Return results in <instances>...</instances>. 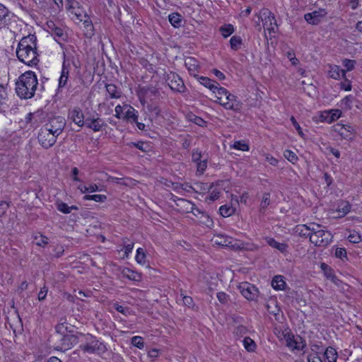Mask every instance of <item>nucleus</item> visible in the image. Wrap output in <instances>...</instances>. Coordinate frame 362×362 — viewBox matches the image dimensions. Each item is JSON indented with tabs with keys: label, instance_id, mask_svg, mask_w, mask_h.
Wrapping results in <instances>:
<instances>
[{
	"label": "nucleus",
	"instance_id": "nucleus-20",
	"mask_svg": "<svg viewBox=\"0 0 362 362\" xmlns=\"http://www.w3.org/2000/svg\"><path fill=\"white\" fill-rule=\"evenodd\" d=\"M329 71L328 75L330 78L338 80L340 79L341 77L345 78V71L344 69H341L337 65H329Z\"/></svg>",
	"mask_w": 362,
	"mask_h": 362
},
{
	"label": "nucleus",
	"instance_id": "nucleus-23",
	"mask_svg": "<svg viewBox=\"0 0 362 362\" xmlns=\"http://www.w3.org/2000/svg\"><path fill=\"white\" fill-rule=\"evenodd\" d=\"M325 362H335L338 357L337 351L332 346H329L324 352Z\"/></svg>",
	"mask_w": 362,
	"mask_h": 362
},
{
	"label": "nucleus",
	"instance_id": "nucleus-15",
	"mask_svg": "<svg viewBox=\"0 0 362 362\" xmlns=\"http://www.w3.org/2000/svg\"><path fill=\"white\" fill-rule=\"evenodd\" d=\"M326 12L324 10L314 11L304 15L305 20L310 24L317 25L325 17Z\"/></svg>",
	"mask_w": 362,
	"mask_h": 362
},
{
	"label": "nucleus",
	"instance_id": "nucleus-48",
	"mask_svg": "<svg viewBox=\"0 0 362 362\" xmlns=\"http://www.w3.org/2000/svg\"><path fill=\"white\" fill-rule=\"evenodd\" d=\"M204 158V157L202 154V152L198 148H195L193 150L192 153V160L194 163L198 164V163L201 162Z\"/></svg>",
	"mask_w": 362,
	"mask_h": 362
},
{
	"label": "nucleus",
	"instance_id": "nucleus-9",
	"mask_svg": "<svg viewBox=\"0 0 362 362\" xmlns=\"http://www.w3.org/2000/svg\"><path fill=\"white\" fill-rule=\"evenodd\" d=\"M218 103L224 107L226 110H231L234 111H238L241 108L242 103L238 100L237 96L231 94L228 90V94L225 96V98L218 97Z\"/></svg>",
	"mask_w": 362,
	"mask_h": 362
},
{
	"label": "nucleus",
	"instance_id": "nucleus-36",
	"mask_svg": "<svg viewBox=\"0 0 362 362\" xmlns=\"http://www.w3.org/2000/svg\"><path fill=\"white\" fill-rule=\"evenodd\" d=\"M83 199L85 201L93 200L95 202L103 203L107 200V196L105 194H86L83 197Z\"/></svg>",
	"mask_w": 362,
	"mask_h": 362
},
{
	"label": "nucleus",
	"instance_id": "nucleus-38",
	"mask_svg": "<svg viewBox=\"0 0 362 362\" xmlns=\"http://www.w3.org/2000/svg\"><path fill=\"white\" fill-rule=\"evenodd\" d=\"M127 146L129 147H135L143 152H147L149 148V145L144 141H138V142H129L127 144Z\"/></svg>",
	"mask_w": 362,
	"mask_h": 362
},
{
	"label": "nucleus",
	"instance_id": "nucleus-28",
	"mask_svg": "<svg viewBox=\"0 0 362 362\" xmlns=\"http://www.w3.org/2000/svg\"><path fill=\"white\" fill-rule=\"evenodd\" d=\"M220 214L223 217H229L235 212V208L230 205H223L219 208Z\"/></svg>",
	"mask_w": 362,
	"mask_h": 362
},
{
	"label": "nucleus",
	"instance_id": "nucleus-52",
	"mask_svg": "<svg viewBox=\"0 0 362 362\" xmlns=\"http://www.w3.org/2000/svg\"><path fill=\"white\" fill-rule=\"evenodd\" d=\"M321 268L326 272L327 277L330 278L333 282L335 283L338 280L336 276L332 274L331 269L327 264L322 263Z\"/></svg>",
	"mask_w": 362,
	"mask_h": 362
},
{
	"label": "nucleus",
	"instance_id": "nucleus-58",
	"mask_svg": "<svg viewBox=\"0 0 362 362\" xmlns=\"http://www.w3.org/2000/svg\"><path fill=\"white\" fill-rule=\"evenodd\" d=\"M8 10L2 4H0V24L5 21L6 17L8 16Z\"/></svg>",
	"mask_w": 362,
	"mask_h": 362
},
{
	"label": "nucleus",
	"instance_id": "nucleus-55",
	"mask_svg": "<svg viewBox=\"0 0 362 362\" xmlns=\"http://www.w3.org/2000/svg\"><path fill=\"white\" fill-rule=\"evenodd\" d=\"M140 91L144 95H147L149 93L153 95H156L158 93L157 89L152 86L142 87L141 88Z\"/></svg>",
	"mask_w": 362,
	"mask_h": 362
},
{
	"label": "nucleus",
	"instance_id": "nucleus-19",
	"mask_svg": "<svg viewBox=\"0 0 362 362\" xmlns=\"http://www.w3.org/2000/svg\"><path fill=\"white\" fill-rule=\"evenodd\" d=\"M125 113L123 118L128 122H136L139 115L138 111L135 110L132 106L129 105H124Z\"/></svg>",
	"mask_w": 362,
	"mask_h": 362
},
{
	"label": "nucleus",
	"instance_id": "nucleus-32",
	"mask_svg": "<svg viewBox=\"0 0 362 362\" xmlns=\"http://www.w3.org/2000/svg\"><path fill=\"white\" fill-rule=\"evenodd\" d=\"M270 204V193L265 192L263 194L262 199L259 205V211L264 213L265 210Z\"/></svg>",
	"mask_w": 362,
	"mask_h": 362
},
{
	"label": "nucleus",
	"instance_id": "nucleus-44",
	"mask_svg": "<svg viewBox=\"0 0 362 362\" xmlns=\"http://www.w3.org/2000/svg\"><path fill=\"white\" fill-rule=\"evenodd\" d=\"M135 259L140 264L146 263V254L142 248L139 247L137 249Z\"/></svg>",
	"mask_w": 362,
	"mask_h": 362
},
{
	"label": "nucleus",
	"instance_id": "nucleus-40",
	"mask_svg": "<svg viewBox=\"0 0 362 362\" xmlns=\"http://www.w3.org/2000/svg\"><path fill=\"white\" fill-rule=\"evenodd\" d=\"M57 209L65 214H70V208L69 206H68L67 204L62 202V201H57L55 203Z\"/></svg>",
	"mask_w": 362,
	"mask_h": 362
},
{
	"label": "nucleus",
	"instance_id": "nucleus-64",
	"mask_svg": "<svg viewBox=\"0 0 362 362\" xmlns=\"http://www.w3.org/2000/svg\"><path fill=\"white\" fill-rule=\"evenodd\" d=\"M190 120L199 127H204L206 123L202 117L196 115H192V118Z\"/></svg>",
	"mask_w": 362,
	"mask_h": 362
},
{
	"label": "nucleus",
	"instance_id": "nucleus-10",
	"mask_svg": "<svg viewBox=\"0 0 362 362\" xmlns=\"http://www.w3.org/2000/svg\"><path fill=\"white\" fill-rule=\"evenodd\" d=\"M239 290L241 294L249 300H257L259 296V290L258 288L247 282H244L240 284Z\"/></svg>",
	"mask_w": 362,
	"mask_h": 362
},
{
	"label": "nucleus",
	"instance_id": "nucleus-8",
	"mask_svg": "<svg viewBox=\"0 0 362 362\" xmlns=\"http://www.w3.org/2000/svg\"><path fill=\"white\" fill-rule=\"evenodd\" d=\"M213 241L216 245L228 247L233 250H239L243 247L242 244L237 240L223 234L215 235Z\"/></svg>",
	"mask_w": 362,
	"mask_h": 362
},
{
	"label": "nucleus",
	"instance_id": "nucleus-35",
	"mask_svg": "<svg viewBox=\"0 0 362 362\" xmlns=\"http://www.w3.org/2000/svg\"><path fill=\"white\" fill-rule=\"evenodd\" d=\"M325 113L327 114L325 119L329 123L338 119L341 115V112L339 110H332Z\"/></svg>",
	"mask_w": 362,
	"mask_h": 362
},
{
	"label": "nucleus",
	"instance_id": "nucleus-60",
	"mask_svg": "<svg viewBox=\"0 0 362 362\" xmlns=\"http://www.w3.org/2000/svg\"><path fill=\"white\" fill-rule=\"evenodd\" d=\"M287 58L290 60L293 65H297L299 62L298 59L296 57L295 52L291 49L286 54Z\"/></svg>",
	"mask_w": 362,
	"mask_h": 362
},
{
	"label": "nucleus",
	"instance_id": "nucleus-7",
	"mask_svg": "<svg viewBox=\"0 0 362 362\" xmlns=\"http://www.w3.org/2000/svg\"><path fill=\"white\" fill-rule=\"evenodd\" d=\"M260 18L263 22V26L269 33H275V28L278 25L274 15L267 8H263L259 12Z\"/></svg>",
	"mask_w": 362,
	"mask_h": 362
},
{
	"label": "nucleus",
	"instance_id": "nucleus-2",
	"mask_svg": "<svg viewBox=\"0 0 362 362\" xmlns=\"http://www.w3.org/2000/svg\"><path fill=\"white\" fill-rule=\"evenodd\" d=\"M38 81L35 72L27 71L22 74L16 82V93L21 99H30L37 95L41 96L45 87L43 82L38 87Z\"/></svg>",
	"mask_w": 362,
	"mask_h": 362
},
{
	"label": "nucleus",
	"instance_id": "nucleus-26",
	"mask_svg": "<svg viewBox=\"0 0 362 362\" xmlns=\"http://www.w3.org/2000/svg\"><path fill=\"white\" fill-rule=\"evenodd\" d=\"M168 19L170 24L174 28H178L182 26V17L179 13L175 12L170 14L168 16Z\"/></svg>",
	"mask_w": 362,
	"mask_h": 362
},
{
	"label": "nucleus",
	"instance_id": "nucleus-61",
	"mask_svg": "<svg viewBox=\"0 0 362 362\" xmlns=\"http://www.w3.org/2000/svg\"><path fill=\"white\" fill-rule=\"evenodd\" d=\"M113 308L119 313L127 315L129 313V308L127 307H123L118 303H114Z\"/></svg>",
	"mask_w": 362,
	"mask_h": 362
},
{
	"label": "nucleus",
	"instance_id": "nucleus-41",
	"mask_svg": "<svg viewBox=\"0 0 362 362\" xmlns=\"http://www.w3.org/2000/svg\"><path fill=\"white\" fill-rule=\"evenodd\" d=\"M179 200L181 201L182 202L186 203L187 204L189 205L190 212H192L194 216H197V214H204V212L202 211L199 208H197L194 203L185 199H179Z\"/></svg>",
	"mask_w": 362,
	"mask_h": 362
},
{
	"label": "nucleus",
	"instance_id": "nucleus-30",
	"mask_svg": "<svg viewBox=\"0 0 362 362\" xmlns=\"http://www.w3.org/2000/svg\"><path fill=\"white\" fill-rule=\"evenodd\" d=\"M214 186V184L208 185L204 182L194 183V192L196 193H203L206 191H209Z\"/></svg>",
	"mask_w": 362,
	"mask_h": 362
},
{
	"label": "nucleus",
	"instance_id": "nucleus-29",
	"mask_svg": "<svg viewBox=\"0 0 362 362\" xmlns=\"http://www.w3.org/2000/svg\"><path fill=\"white\" fill-rule=\"evenodd\" d=\"M229 42L231 49L237 51L240 49L243 45V40L240 36L234 35L230 39Z\"/></svg>",
	"mask_w": 362,
	"mask_h": 362
},
{
	"label": "nucleus",
	"instance_id": "nucleus-21",
	"mask_svg": "<svg viewBox=\"0 0 362 362\" xmlns=\"http://www.w3.org/2000/svg\"><path fill=\"white\" fill-rule=\"evenodd\" d=\"M63 54H64V62H63V64H62L61 76L59 79V88L64 87L66 84L68 77H69V67L66 64V54L64 52L63 53Z\"/></svg>",
	"mask_w": 362,
	"mask_h": 362
},
{
	"label": "nucleus",
	"instance_id": "nucleus-22",
	"mask_svg": "<svg viewBox=\"0 0 362 362\" xmlns=\"http://www.w3.org/2000/svg\"><path fill=\"white\" fill-rule=\"evenodd\" d=\"M267 243L273 248H275L281 252H285L287 250L288 245L284 243H279L273 238H266Z\"/></svg>",
	"mask_w": 362,
	"mask_h": 362
},
{
	"label": "nucleus",
	"instance_id": "nucleus-18",
	"mask_svg": "<svg viewBox=\"0 0 362 362\" xmlns=\"http://www.w3.org/2000/svg\"><path fill=\"white\" fill-rule=\"evenodd\" d=\"M70 119L78 127H83L85 125V119L83 113L81 110L78 107L74 108L69 112Z\"/></svg>",
	"mask_w": 362,
	"mask_h": 362
},
{
	"label": "nucleus",
	"instance_id": "nucleus-43",
	"mask_svg": "<svg viewBox=\"0 0 362 362\" xmlns=\"http://www.w3.org/2000/svg\"><path fill=\"white\" fill-rule=\"evenodd\" d=\"M356 62L353 59H345L342 61V65L344 66L345 73L346 71H351L354 69Z\"/></svg>",
	"mask_w": 362,
	"mask_h": 362
},
{
	"label": "nucleus",
	"instance_id": "nucleus-57",
	"mask_svg": "<svg viewBox=\"0 0 362 362\" xmlns=\"http://www.w3.org/2000/svg\"><path fill=\"white\" fill-rule=\"evenodd\" d=\"M122 274H123L124 276H126L127 278H128L130 280L136 279V274L134 271H132V269H130L129 268H124L122 272Z\"/></svg>",
	"mask_w": 362,
	"mask_h": 362
},
{
	"label": "nucleus",
	"instance_id": "nucleus-47",
	"mask_svg": "<svg viewBox=\"0 0 362 362\" xmlns=\"http://www.w3.org/2000/svg\"><path fill=\"white\" fill-rule=\"evenodd\" d=\"M347 238L352 243H358L361 241L360 233L356 230L351 232Z\"/></svg>",
	"mask_w": 362,
	"mask_h": 362
},
{
	"label": "nucleus",
	"instance_id": "nucleus-54",
	"mask_svg": "<svg viewBox=\"0 0 362 362\" xmlns=\"http://www.w3.org/2000/svg\"><path fill=\"white\" fill-rule=\"evenodd\" d=\"M35 240H36V244L38 246L45 247L48 244V238L44 235L35 236Z\"/></svg>",
	"mask_w": 362,
	"mask_h": 362
},
{
	"label": "nucleus",
	"instance_id": "nucleus-24",
	"mask_svg": "<svg viewBox=\"0 0 362 362\" xmlns=\"http://www.w3.org/2000/svg\"><path fill=\"white\" fill-rule=\"evenodd\" d=\"M105 88L110 98L117 99L121 97L122 92L118 89V88L115 84H106Z\"/></svg>",
	"mask_w": 362,
	"mask_h": 362
},
{
	"label": "nucleus",
	"instance_id": "nucleus-6",
	"mask_svg": "<svg viewBox=\"0 0 362 362\" xmlns=\"http://www.w3.org/2000/svg\"><path fill=\"white\" fill-rule=\"evenodd\" d=\"M83 336L84 334L81 332L64 334L60 340V344L57 346V349L62 351L71 349L74 345L78 343L79 338Z\"/></svg>",
	"mask_w": 362,
	"mask_h": 362
},
{
	"label": "nucleus",
	"instance_id": "nucleus-63",
	"mask_svg": "<svg viewBox=\"0 0 362 362\" xmlns=\"http://www.w3.org/2000/svg\"><path fill=\"white\" fill-rule=\"evenodd\" d=\"M265 160L272 165L276 166L279 163V160L273 156L269 153L264 154Z\"/></svg>",
	"mask_w": 362,
	"mask_h": 362
},
{
	"label": "nucleus",
	"instance_id": "nucleus-3",
	"mask_svg": "<svg viewBox=\"0 0 362 362\" xmlns=\"http://www.w3.org/2000/svg\"><path fill=\"white\" fill-rule=\"evenodd\" d=\"M66 126V119L62 116L49 117L44 124V127L59 136Z\"/></svg>",
	"mask_w": 362,
	"mask_h": 362
},
{
	"label": "nucleus",
	"instance_id": "nucleus-27",
	"mask_svg": "<svg viewBox=\"0 0 362 362\" xmlns=\"http://www.w3.org/2000/svg\"><path fill=\"white\" fill-rule=\"evenodd\" d=\"M185 64L187 66L190 75H192V71H197L199 68L198 62L192 57H188L186 59Z\"/></svg>",
	"mask_w": 362,
	"mask_h": 362
},
{
	"label": "nucleus",
	"instance_id": "nucleus-11",
	"mask_svg": "<svg viewBox=\"0 0 362 362\" xmlns=\"http://www.w3.org/2000/svg\"><path fill=\"white\" fill-rule=\"evenodd\" d=\"M166 81L173 91L182 93L185 89L183 81L182 78L175 73L170 72L168 74Z\"/></svg>",
	"mask_w": 362,
	"mask_h": 362
},
{
	"label": "nucleus",
	"instance_id": "nucleus-62",
	"mask_svg": "<svg viewBox=\"0 0 362 362\" xmlns=\"http://www.w3.org/2000/svg\"><path fill=\"white\" fill-rule=\"evenodd\" d=\"M233 332L237 336L242 337L247 332V328L244 325H239L235 327Z\"/></svg>",
	"mask_w": 362,
	"mask_h": 362
},
{
	"label": "nucleus",
	"instance_id": "nucleus-50",
	"mask_svg": "<svg viewBox=\"0 0 362 362\" xmlns=\"http://www.w3.org/2000/svg\"><path fill=\"white\" fill-rule=\"evenodd\" d=\"M207 167V158H204L201 162L197 164V173L202 175L205 171Z\"/></svg>",
	"mask_w": 362,
	"mask_h": 362
},
{
	"label": "nucleus",
	"instance_id": "nucleus-12",
	"mask_svg": "<svg viewBox=\"0 0 362 362\" xmlns=\"http://www.w3.org/2000/svg\"><path fill=\"white\" fill-rule=\"evenodd\" d=\"M286 346L291 350L302 351L306 346L305 341L300 336L295 337L288 334L285 335Z\"/></svg>",
	"mask_w": 362,
	"mask_h": 362
},
{
	"label": "nucleus",
	"instance_id": "nucleus-16",
	"mask_svg": "<svg viewBox=\"0 0 362 362\" xmlns=\"http://www.w3.org/2000/svg\"><path fill=\"white\" fill-rule=\"evenodd\" d=\"M71 13H74L78 20L83 22V25L86 30V35H91L93 34V25L88 16L86 14L83 16L81 13L74 11H71Z\"/></svg>",
	"mask_w": 362,
	"mask_h": 362
},
{
	"label": "nucleus",
	"instance_id": "nucleus-42",
	"mask_svg": "<svg viewBox=\"0 0 362 362\" xmlns=\"http://www.w3.org/2000/svg\"><path fill=\"white\" fill-rule=\"evenodd\" d=\"M148 111L153 115L156 118L158 117L160 115L161 110L158 105L151 103L147 105Z\"/></svg>",
	"mask_w": 362,
	"mask_h": 362
},
{
	"label": "nucleus",
	"instance_id": "nucleus-1",
	"mask_svg": "<svg viewBox=\"0 0 362 362\" xmlns=\"http://www.w3.org/2000/svg\"><path fill=\"white\" fill-rule=\"evenodd\" d=\"M37 40L35 35H28L21 38L16 48V56L19 61L28 66H35L40 62Z\"/></svg>",
	"mask_w": 362,
	"mask_h": 362
},
{
	"label": "nucleus",
	"instance_id": "nucleus-51",
	"mask_svg": "<svg viewBox=\"0 0 362 362\" xmlns=\"http://www.w3.org/2000/svg\"><path fill=\"white\" fill-rule=\"evenodd\" d=\"M55 329L58 333H60L62 334H64L65 332L71 333V330L68 329L67 324L64 322L59 323L56 325Z\"/></svg>",
	"mask_w": 362,
	"mask_h": 362
},
{
	"label": "nucleus",
	"instance_id": "nucleus-49",
	"mask_svg": "<svg viewBox=\"0 0 362 362\" xmlns=\"http://www.w3.org/2000/svg\"><path fill=\"white\" fill-rule=\"evenodd\" d=\"M232 147L243 151H247L249 150V146L243 141H235Z\"/></svg>",
	"mask_w": 362,
	"mask_h": 362
},
{
	"label": "nucleus",
	"instance_id": "nucleus-39",
	"mask_svg": "<svg viewBox=\"0 0 362 362\" xmlns=\"http://www.w3.org/2000/svg\"><path fill=\"white\" fill-rule=\"evenodd\" d=\"M354 97L351 95H349L344 98L341 101V105L346 110H351L352 108V104L354 100Z\"/></svg>",
	"mask_w": 362,
	"mask_h": 362
},
{
	"label": "nucleus",
	"instance_id": "nucleus-46",
	"mask_svg": "<svg viewBox=\"0 0 362 362\" xmlns=\"http://www.w3.org/2000/svg\"><path fill=\"white\" fill-rule=\"evenodd\" d=\"M132 344L139 349H142L144 347V339L140 336H134L132 338Z\"/></svg>",
	"mask_w": 362,
	"mask_h": 362
},
{
	"label": "nucleus",
	"instance_id": "nucleus-33",
	"mask_svg": "<svg viewBox=\"0 0 362 362\" xmlns=\"http://www.w3.org/2000/svg\"><path fill=\"white\" fill-rule=\"evenodd\" d=\"M219 31L224 38L229 37L234 31V27L231 24H226L219 28Z\"/></svg>",
	"mask_w": 362,
	"mask_h": 362
},
{
	"label": "nucleus",
	"instance_id": "nucleus-34",
	"mask_svg": "<svg viewBox=\"0 0 362 362\" xmlns=\"http://www.w3.org/2000/svg\"><path fill=\"white\" fill-rule=\"evenodd\" d=\"M243 345L245 349L249 352H253L255 351L257 345L254 340H252L250 337H246L244 338Z\"/></svg>",
	"mask_w": 362,
	"mask_h": 362
},
{
	"label": "nucleus",
	"instance_id": "nucleus-13",
	"mask_svg": "<svg viewBox=\"0 0 362 362\" xmlns=\"http://www.w3.org/2000/svg\"><path fill=\"white\" fill-rule=\"evenodd\" d=\"M47 27L49 30V33L52 35H53L55 38V40L60 44L59 41H65L66 39V34L64 33V30L62 28L58 27L55 25L53 21H49L47 23Z\"/></svg>",
	"mask_w": 362,
	"mask_h": 362
},
{
	"label": "nucleus",
	"instance_id": "nucleus-5",
	"mask_svg": "<svg viewBox=\"0 0 362 362\" xmlns=\"http://www.w3.org/2000/svg\"><path fill=\"white\" fill-rule=\"evenodd\" d=\"M333 236L329 230L321 229L315 235H310V242L317 247H326L332 240Z\"/></svg>",
	"mask_w": 362,
	"mask_h": 362
},
{
	"label": "nucleus",
	"instance_id": "nucleus-14",
	"mask_svg": "<svg viewBox=\"0 0 362 362\" xmlns=\"http://www.w3.org/2000/svg\"><path fill=\"white\" fill-rule=\"evenodd\" d=\"M85 125L93 129L94 132H98L105 125L103 120L100 117H88L85 119Z\"/></svg>",
	"mask_w": 362,
	"mask_h": 362
},
{
	"label": "nucleus",
	"instance_id": "nucleus-25",
	"mask_svg": "<svg viewBox=\"0 0 362 362\" xmlns=\"http://www.w3.org/2000/svg\"><path fill=\"white\" fill-rule=\"evenodd\" d=\"M286 285L284 277L280 275L275 276L272 281L273 288L277 291L284 290Z\"/></svg>",
	"mask_w": 362,
	"mask_h": 362
},
{
	"label": "nucleus",
	"instance_id": "nucleus-4",
	"mask_svg": "<svg viewBox=\"0 0 362 362\" xmlns=\"http://www.w3.org/2000/svg\"><path fill=\"white\" fill-rule=\"evenodd\" d=\"M57 136L50 131L47 130V128L42 127L37 135V139L40 144L45 149H48L54 146L57 141Z\"/></svg>",
	"mask_w": 362,
	"mask_h": 362
},
{
	"label": "nucleus",
	"instance_id": "nucleus-31",
	"mask_svg": "<svg viewBox=\"0 0 362 362\" xmlns=\"http://www.w3.org/2000/svg\"><path fill=\"white\" fill-rule=\"evenodd\" d=\"M40 115L38 112H30L26 115L25 121L26 124H30L31 126H37L38 124V117Z\"/></svg>",
	"mask_w": 362,
	"mask_h": 362
},
{
	"label": "nucleus",
	"instance_id": "nucleus-53",
	"mask_svg": "<svg viewBox=\"0 0 362 362\" xmlns=\"http://www.w3.org/2000/svg\"><path fill=\"white\" fill-rule=\"evenodd\" d=\"M335 256L341 260L347 259V254L345 248L337 247L335 250Z\"/></svg>",
	"mask_w": 362,
	"mask_h": 362
},
{
	"label": "nucleus",
	"instance_id": "nucleus-17",
	"mask_svg": "<svg viewBox=\"0 0 362 362\" xmlns=\"http://www.w3.org/2000/svg\"><path fill=\"white\" fill-rule=\"evenodd\" d=\"M194 77L204 86L208 88L213 93H216L217 86H219L218 83L214 81L208 77L199 76L198 74H194Z\"/></svg>",
	"mask_w": 362,
	"mask_h": 362
},
{
	"label": "nucleus",
	"instance_id": "nucleus-59",
	"mask_svg": "<svg viewBox=\"0 0 362 362\" xmlns=\"http://www.w3.org/2000/svg\"><path fill=\"white\" fill-rule=\"evenodd\" d=\"M308 228H309L310 232L312 233H310V235H312L317 234V231H320L321 229H322V226L321 225L317 224L315 223H309Z\"/></svg>",
	"mask_w": 362,
	"mask_h": 362
},
{
	"label": "nucleus",
	"instance_id": "nucleus-45",
	"mask_svg": "<svg viewBox=\"0 0 362 362\" xmlns=\"http://www.w3.org/2000/svg\"><path fill=\"white\" fill-rule=\"evenodd\" d=\"M284 156L293 164H294L298 160L296 154L291 150H285L284 151Z\"/></svg>",
	"mask_w": 362,
	"mask_h": 362
},
{
	"label": "nucleus",
	"instance_id": "nucleus-56",
	"mask_svg": "<svg viewBox=\"0 0 362 362\" xmlns=\"http://www.w3.org/2000/svg\"><path fill=\"white\" fill-rule=\"evenodd\" d=\"M216 102L218 103V97H221L223 98H225V96L228 94V90L223 87H220L219 86H217V88L216 89Z\"/></svg>",
	"mask_w": 362,
	"mask_h": 362
},
{
	"label": "nucleus",
	"instance_id": "nucleus-37",
	"mask_svg": "<svg viewBox=\"0 0 362 362\" xmlns=\"http://www.w3.org/2000/svg\"><path fill=\"white\" fill-rule=\"evenodd\" d=\"M300 236L305 237V238H309L310 239V233L308 228V225L303 224L300 226H298L296 230Z\"/></svg>",
	"mask_w": 362,
	"mask_h": 362
}]
</instances>
